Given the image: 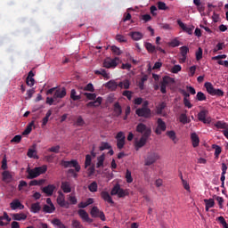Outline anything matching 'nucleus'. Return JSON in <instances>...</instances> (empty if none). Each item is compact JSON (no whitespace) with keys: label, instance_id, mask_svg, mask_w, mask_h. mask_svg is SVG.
Masks as SVG:
<instances>
[{"label":"nucleus","instance_id":"72a5a7b5","mask_svg":"<svg viewBox=\"0 0 228 228\" xmlns=\"http://www.w3.org/2000/svg\"><path fill=\"white\" fill-rule=\"evenodd\" d=\"M215 127L217 129H224V131L228 130V124L225 121H217L215 123Z\"/></svg>","mask_w":228,"mask_h":228},{"label":"nucleus","instance_id":"49530a36","mask_svg":"<svg viewBox=\"0 0 228 228\" xmlns=\"http://www.w3.org/2000/svg\"><path fill=\"white\" fill-rule=\"evenodd\" d=\"M85 124V119H83V117L81 116H78L77 118V121L75 123V125L77 126V127H83V125Z\"/></svg>","mask_w":228,"mask_h":228},{"label":"nucleus","instance_id":"79ce46f5","mask_svg":"<svg viewBox=\"0 0 228 228\" xmlns=\"http://www.w3.org/2000/svg\"><path fill=\"white\" fill-rule=\"evenodd\" d=\"M84 95L88 101H95V99H97V94L95 93H84Z\"/></svg>","mask_w":228,"mask_h":228},{"label":"nucleus","instance_id":"cd10ccee","mask_svg":"<svg viewBox=\"0 0 228 228\" xmlns=\"http://www.w3.org/2000/svg\"><path fill=\"white\" fill-rule=\"evenodd\" d=\"M94 74H96L97 76H102V77H104V79H110V73L106 72V69H101L99 70H94Z\"/></svg>","mask_w":228,"mask_h":228},{"label":"nucleus","instance_id":"2f4dec72","mask_svg":"<svg viewBox=\"0 0 228 228\" xmlns=\"http://www.w3.org/2000/svg\"><path fill=\"white\" fill-rule=\"evenodd\" d=\"M57 202L61 208L65 207V195L63 192L59 191V196L57 197Z\"/></svg>","mask_w":228,"mask_h":228},{"label":"nucleus","instance_id":"6ab92c4d","mask_svg":"<svg viewBox=\"0 0 228 228\" xmlns=\"http://www.w3.org/2000/svg\"><path fill=\"white\" fill-rule=\"evenodd\" d=\"M65 95H67V89H65V87L59 88L55 90L53 99H63Z\"/></svg>","mask_w":228,"mask_h":228},{"label":"nucleus","instance_id":"1a4fd4ad","mask_svg":"<svg viewBox=\"0 0 228 228\" xmlns=\"http://www.w3.org/2000/svg\"><path fill=\"white\" fill-rule=\"evenodd\" d=\"M170 83H174V78L167 76L163 77L162 81L160 82L161 94H167V86L170 85Z\"/></svg>","mask_w":228,"mask_h":228},{"label":"nucleus","instance_id":"9b49d317","mask_svg":"<svg viewBox=\"0 0 228 228\" xmlns=\"http://www.w3.org/2000/svg\"><path fill=\"white\" fill-rule=\"evenodd\" d=\"M177 24L184 31L185 33H188V35H191L193 33V29H195V27L193 26H187L183 22H182L181 20H177Z\"/></svg>","mask_w":228,"mask_h":228},{"label":"nucleus","instance_id":"4be33fe9","mask_svg":"<svg viewBox=\"0 0 228 228\" xmlns=\"http://www.w3.org/2000/svg\"><path fill=\"white\" fill-rule=\"evenodd\" d=\"M101 197L105 202H108L109 204H115V201H113V199L111 198V196L108 191H102Z\"/></svg>","mask_w":228,"mask_h":228},{"label":"nucleus","instance_id":"f257e3e1","mask_svg":"<svg viewBox=\"0 0 228 228\" xmlns=\"http://www.w3.org/2000/svg\"><path fill=\"white\" fill-rule=\"evenodd\" d=\"M135 131L138 133V134H142V136L144 137L151 138V135L152 134V128L144 123H138L135 126Z\"/></svg>","mask_w":228,"mask_h":228},{"label":"nucleus","instance_id":"4468645a","mask_svg":"<svg viewBox=\"0 0 228 228\" xmlns=\"http://www.w3.org/2000/svg\"><path fill=\"white\" fill-rule=\"evenodd\" d=\"M41 190L43 193H45L46 197H53V193H54L56 186L54 184H49L47 186L43 187Z\"/></svg>","mask_w":228,"mask_h":228},{"label":"nucleus","instance_id":"412c9836","mask_svg":"<svg viewBox=\"0 0 228 228\" xmlns=\"http://www.w3.org/2000/svg\"><path fill=\"white\" fill-rule=\"evenodd\" d=\"M102 104V97L99 96L94 102L86 103V108H99Z\"/></svg>","mask_w":228,"mask_h":228},{"label":"nucleus","instance_id":"c9c22d12","mask_svg":"<svg viewBox=\"0 0 228 228\" xmlns=\"http://www.w3.org/2000/svg\"><path fill=\"white\" fill-rule=\"evenodd\" d=\"M167 108V103L165 102H160L157 107H156V113L157 115H161L163 113V110Z\"/></svg>","mask_w":228,"mask_h":228},{"label":"nucleus","instance_id":"b1692460","mask_svg":"<svg viewBox=\"0 0 228 228\" xmlns=\"http://www.w3.org/2000/svg\"><path fill=\"white\" fill-rule=\"evenodd\" d=\"M51 224L53 225V227L55 228H67V225H65L63 224V222H61V220L58 219V218H54L51 221Z\"/></svg>","mask_w":228,"mask_h":228},{"label":"nucleus","instance_id":"7c9ffc66","mask_svg":"<svg viewBox=\"0 0 228 228\" xmlns=\"http://www.w3.org/2000/svg\"><path fill=\"white\" fill-rule=\"evenodd\" d=\"M114 114L115 117H120L122 115V106H120L119 102L114 103Z\"/></svg>","mask_w":228,"mask_h":228},{"label":"nucleus","instance_id":"6e6552de","mask_svg":"<svg viewBox=\"0 0 228 228\" xmlns=\"http://www.w3.org/2000/svg\"><path fill=\"white\" fill-rule=\"evenodd\" d=\"M135 114L142 118H151L152 117V111L149 108L141 107L135 110Z\"/></svg>","mask_w":228,"mask_h":228},{"label":"nucleus","instance_id":"052dcab7","mask_svg":"<svg viewBox=\"0 0 228 228\" xmlns=\"http://www.w3.org/2000/svg\"><path fill=\"white\" fill-rule=\"evenodd\" d=\"M20 140H22V136H21V135H15V136L11 140V142H12V143H20Z\"/></svg>","mask_w":228,"mask_h":228},{"label":"nucleus","instance_id":"e433bc0d","mask_svg":"<svg viewBox=\"0 0 228 228\" xmlns=\"http://www.w3.org/2000/svg\"><path fill=\"white\" fill-rule=\"evenodd\" d=\"M204 201L206 203V211H209L211 208L215 207V200L209 199V200H205Z\"/></svg>","mask_w":228,"mask_h":228},{"label":"nucleus","instance_id":"2eb2a0df","mask_svg":"<svg viewBox=\"0 0 228 228\" xmlns=\"http://www.w3.org/2000/svg\"><path fill=\"white\" fill-rule=\"evenodd\" d=\"M148 140H149V137L141 136L139 141L135 142V144H134L135 151H140V149H142V147H145Z\"/></svg>","mask_w":228,"mask_h":228},{"label":"nucleus","instance_id":"f8f14e48","mask_svg":"<svg viewBox=\"0 0 228 228\" xmlns=\"http://www.w3.org/2000/svg\"><path fill=\"white\" fill-rule=\"evenodd\" d=\"M117 61H118V57H116L112 60H110V59L105 60L103 61V67L105 69H115V67H117L118 65Z\"/></svg>","mask_w":228,"mask_h":228},{"label":"nucleus","instance_id":"ea45409f","mask_svg":"<svg viewBox=\"0 0 228 228\" xmlns=\"http://www.w3.org/2000/svg\"><path fill=\"white\" fill-rule=\"evenodd\" d=\"M70 99H72V101H80L81 95H77L76 89H72L70 92Z\"/></svg>","mask_w":228,"mask_h":228},{"label":"nucleus","instance_id":"0e129e2a","mask_svg":"<svg viewBox=\"0 0 228 228\" xmlns=\"http://www.w3.org/2000/svg\"><path fill=\"white\" fill-rule=\"evenodd\" d=\"M116 140H126V135L124 134V132H118L116 135Z\"/></svg>","mask_w":228,"mask_h":228},{"label":"nucleus","instance_id":"ddd939ff","mask_svg":"<svg viewBox=\"0 0 228 228\" xmlns=\"http://www.w3.org/2000/svg\"><path fill=\"white\" fill-rule=\"evenodd\" d=\"M78 216L84 221L87 222V224H92L94 222V219L90 218V216L85 209H79L78 210Z\"/></svg>","mask_w":228,"mask_h":228},{"label":"nucleus","instance_id":"f704fd0d","mask_svg":"<svg viewBox=\"0 0 228 228\" xmlns=\"http://www.w3.org/2000/svg\"><path fill=\"white\" fill-rule=\"evenodd\" d=\"M54 211H56V208L54 207V205H44L43 207V213H54Z\"/></svg>","mask_w":228,"mask_h":228},{"label":"nucleus","instance_id":"5fc2aeb1","mask_svg":"<svg viewBox=\"0 0 228 228\" xmlns=\"http://www.w3.org/2000/svg\"><path fill=\"white\" fill-rule=\"evenodd\" d=\"M124 145H126V140H118L117 141V147L119 149V151H122L124 149Z\"/></svg>","mask_w":228,"mask_h":228},{"label":"nucleus","instance_id":"a211bd4d","mask_svg":"<svg viewBox=\"0 0 228 228\" xmlns=\"http://www.w3.org/2000/svg\"><path fill=\"white\" fill-rule=\"evenodd\" d=\"M103 86H105V88H108V90H110V92H115L117 88H118V84H117V81H115L114 79H111L109 82L105 83Z\"/></svg>","mask_w":228,"mask_h":228},{"label":"nucleus","instance_id":"7ed1b4c3","mask_svg":"<svg viewBox=\"0 0 228 228\" xmlns=\"http://www.w3.org/2000/svg\"><path fill=\"white\" fill-rule=\"evenodd\" d=\"M209 95H216V97H224V91L222 89H215L211 82H206L204 85Z\"/></svg>","mask_w":228,"mask_h":228},{"label":"nucleus","instance_id":"13d9d810","mask_svg":"<svg viewBox=\"0 0 228 228\" xmlns=\"http://www.w3.org/2000/svg\"><path fill=\"white\" fill-rule=\"evenodd\" d=\"M2 168L3 170H6L8 168V160L6 159V155H4V158L2 160Z\"/></svg>","mask_w":228,"mask_h":228},{"label":"nucleus","instance_id":"e2e57ef3","mask_svg":"<svg viewBox=\"0 0 228 228\" xmlns=\"http://www.w3.org/2000/svg\"><path fill=\"white\" fill-rule=\"evenodd\" d=\"M216 200H217L220 209L224 208V198L217 196L216 198Z\"/></svg>","mask_w":228,"mask_h":228},{"label":"nucleus","instance_id":"37998d69","mask_svg":"<svg viewBox=\"0 0 228 228\" xmlns=\"http://www.w3.org/2000/svg\"><path fill=\"white\" fill-rule=\"evenodd\" d=\"M144 46L146 47V50L148 51V53H155L156 51V46L151 43H145Z\"/></svg>","mask_w":228,"mask_h":228},{"label":"nucleus","instance_id":"393cba45","mask_svg":"<svg viewBox=\"0 0 228 228\" xmlns=\"http://www.w3.org/2000/svg\"><path fill=\"white\" fill-rule=\"evenodd\" d=\"M191 140L192 142V147H199V143L200 142V139L199 138V135H197L196 133H192L191 134Z\"/></svg>","mask_w":228,"mask_h":228},{"label":"nucleus","instance_id":"09e8293b","mask_svg":"<svg viewBox=\"0 0 228 228\" xmlns=\"http://www.w3.org/2000/svg\"><path fill=\"white\" fill-rule=\"evenodd\" d=\"M110 149H111V145H110L108 142H102L100 146V151H109Z\"/></svg>","mask_w":228,"mask_h":228},{"label":"nucleus","instance_id":"bf43d9fd","mask_svg":"<svg viewBox=\"0 0 228 228\" xmlns=\"http://www.w3.org/2000/svg\"><path fill=\"white\" fill-rule=\"evenodd\" d=\"M182 184H183L184 190H186V191H188L189 193L191 191L190 189V183H188V181L183 180Z\"/></svg>","mask_w":228,"mask_h":228},{"label":"nucleus","instance_id":"774afa93","mask_svg":"<svg viewBox=\"0 0 228 228\" xmlns=\"http://www.w3.org/2000/svg\"><path fill=\"white\" fill-rule=\"evenodd\" d=\"M167 135L173 140V142L175 140V132L174 131H167Z\"/></svg>","mask_w":228,"mask_h":228},{"label":"nucleus","instance_id":"bb28decb","mask_svg":"<svg viewBox=\"0 0 228 228\" xmlns=\"http://www.w3.org/2000/svg\"><path fill=\"white\" fill-rule=\"evenodd\" d=\"M104 159H106V156L104 154L97 157L96 168H102L104 167Z\"/></svg>","mask_w":228,"mask_h":228},{"label":"nucleus","instance_id":"473e14b6","mask_svg":"<svg viewBox=\"0 0 228 228\" xmlns=\"http://www.w3.org/2000/svg\"><path fill=\"white\" fill-rule=\"evenodd\" d=\"M212 149L215 150V153H214L215 159H218V158H220V154H222V147L216 144H213Z\"/></svg>","mask_w":228,"mask_h":228},{"label":"nucleus","instance_id":"69168bd1","mask_svg":"<svg viewBox=\"0 0 228 228\" xmlns=\"http://www.w3.org/2000/svg\"><path fill=\"white\" fill-rule=\"evenodd\" d=\"M116 40H117L118 42H120V43H122V42H127V39H126V37H124L123 35H117V36H116Z\"/></svg>","mask_w":228,"mask_h":228},{"label":"nucleus","instance_id":"6e6d98bb","mask_svg":"<svg viewBox=\"0 0 228 228\" xmlns=\"http://www.w3.org/2000/svg\"><path fill=\"white\" fill-rule=\"evenodd\" d=\"M181 65H175L171 69L172 74H177L178 72H181Z\"/></svg>","mask_w":228,"mask_h":228},{"label":"nucleus","instance_id":"4c0bfd02","mask_svg":"<svg viewBox=\"0 0 228 228\" xmlns=\"http://www.w3.org/2000/svg\"><path fill=\"white\" fill-rule=\"evenodd\" d=\"M12 218L13 220H17L19 222H20V220H26V218H28V216H26L25 214H13L12 215Z\"/></svg>","mask_w":228,"mask_h":228},{"label":"nucleus","instance_id":"a19ab883","mask_svg":"<svg viewBox=\"0 0 228 228\" xmlns=\"http://www.w3.org/2000/svg\"><path fill=\"white\" fill-rule=\"evenodd\" d=\"M33 126H35V121H31L26 129L23 131L22 134H29L33 129Z\"/></svg>","mask_w":228,"mask_h":228},{"label":"nucleus","instance_id":"8fccbe9b","mask_svg":"<svg viewBox=\"0 0 228 228\" xmlns=\"http://www.w3.org/2000/svg\"><path fill=\"white\" fill-rule=\"evenodd\" d=\"M122 95H124V97H126V99H128V101H131L133 99V92L131 91H124Z\"/></svg>","mask_w":228,"mask_h":228},{"label":"nucleus","instance_id":"c85d7f7f","mask_svg":"<svg viewBox=\"0 0 228 228\" xmlns=\"http://www.w3.org/2000/svg\"><path fill=\"white\" fill-rule=\"evenodd\" d=\"M129 37H131L132 40L138 41L143 38V34L141 32H130Z\"/></svg>","mask_w":228,"mask_h":228},{"label":"nucleus","instance_id":"dca6fc26","mask_svg":"<svg viewBox=\"0 0 228 228\" xmlns=\"http://www.w3.org/2000/svg\"><path fill=\"white\" fill-rule=\"evenodd\" d=\"M10 208L11 209H12V211H15L17 209L22 210L24 209V205L20 203V200L15 199L10 203Z\"/></svg>","mask_w":228,"mask_h":228},{"label":"nucleus","instance_id":"a878e982","mask_svg":"<svg viewBox=\"0 0 228 228\" xmlns=\"http://www.w3.org/2000/svg\"><path fill=\"white\" fill-rule=\"evenodd\" d=\"M42 207L40 206V202L32 203L30 207L31 213H40Z\"/></svg>","mask_w":228,"mask_h":228},{"label":"nucleus","instance_id":"9d476101","mask_svg":"<svg viewBox=\"0 0 228 228\" xmlns=\"http://www.w3.org/2000/svg\"><path fill=\"white\" fill-rule=\"evenodd\" d=\"M157 124L158 126L155 129L156 134H161V133L167 131V124L165 121H163V119H161V118H158Z\"/></svg>","mask_w":228,"mask_h":228},{"label":"nucleus","instance_id":"aec40b11","mask_svg":"<svg viewBox=\"0 0 228 228\" xmlns=\"http://www.w3.org/2000/svg\"><path fill=\"white\" fill-rule=\"evenodd\" d=\"M12 222V217L8 216V213L4 212V215L0 216V225L1 227H4V225H8Z\"/></svg>","mask_w":228,"mask_h":228},{"label":"nucleus","instance_id":"5701e85b","mask_svg":"<svg viewBox=\"0 0 228 228\" xmlns=\"http://www.w3.org/2000/svg\"><path fill=\"white\" fill-rule=\"evenodd\" d=\"M61 189L62 190L63 193H70V191H72L70 183L69 182H61Z\"/></svg>","mask_w":228,"mask_h":228},{"label":"nucleus","instance_id":"58836bf2","mask_svg":"<svg viewBox=\"0 0 228 228\" xmlns=\"http://www.w3.org/2000/svg\"><path fill=\"white\" fill-rule=\"evenodd\" d=\"M99 188V186L97 185V182H92L89 185H88V190L89 191H91L92 193H95V191H97V189Z\"/></svg>","mask_w":228,"mask_h":228},{"label":"nucleus","instance_id":"3c124183","mask_svg":"<svg viewBox=\"0 0 228 228\" xmlns=\"http://www.w3.org/2000/svg\"><path fill=\"white\" fill-rule=\"evenodd\" d=\"M111 51L113 53L116 54V56H120V54H122V51H120V48L117 47L116 45L111 46Z\"/></svg>","mask_w":228,"mask_h":228},{"label":"nucleus","instance_id":"0eeeda50","mask_svg":"<svg viewBox=\"0 0 228 228\" xmlns=\"http://www.w3.org/2000/svg\"><path fill=\"white\" fill-rule=\"evenodd\" d=\"M61 165L62 167H64V168H75V172H79L81 170V166H79V163L77 162V160H70V161H67V160H62Z\"/></svg>","mask_w":228,"mask_h":228},{"label":"nucleus","instance_id":"864d4df0","mask_svg":"<svg viewBox=\"0 0 228 228\" xmlns=\"http://www.w3.org/2000/svg\"><path fill=\"white\" fill-rule=\"evenodd\" d=\"M157 5L159 10H168V6H167V4H165V2H158Z\"/></svg>","mask_w":228,"mask_h":228},{"label":"nucleus","instance_id":"39448f33","mask_svg":"<svg viewBox=\"0 0 228 228\" xmlns=\"http://www.w3.org/2000/svg\"><path fill=\"white\" fill-rule=\"evenodd\" d=\"M90 215L93 218H100L102 222H106V216L104 215V212L101 209H99L98 207H93Z\"/></svg>","mask_w":228,"mask_h":228},{"label":"nucleus","instance_id":"680f3d73","mask_svg":"<svg viewBox=\"0 0 228 228\" xmlns=\"http://www.w3.org/2000/svg\"><path fill=\"white\" fill-rule=\"evenodd\" d=\"M180 51H181L182 56H186V54H188L190 49L188 48V46H182L180 48Z\"/></svg>","mask_w":228,"mask_h":228},{"label":"nucleus","instance_id":"423d86ee","mask_svg":"<svg viewBox=\"0 0 228 228\" xmlns=\"http://www.w3.org/2000/svg\"><path fill=\"white\" fill-rule=\"evenodd\" d=\"M159 159V155L156 152H149L147 157L144 159L145 167H151V165H154L156 161Z\"/></svg>","mask_w":228,"mask_h":228},{"label":"nucleus","instance_id":"c03bdc74","mask_svg":"<svg viewBox=\"0 0 228 228\" xmlns=\"http://www.w3.org/2000/svg\"><path fill=\"white\" fill-rule=\"evenodd\" d=\"M3 181L10 182L12 181V174L9 171H4L3 174Z\"/></svg>","mask_w":228,"mask_h":228},{"label":"nucleus","instance_id":"de8ad7c7","mask_svg":"<svg viewBox=\"0 0 228 228\" xmlns=\"http://www.w3.org/2000/svg\"><path fill=\"white\" fill-rule=\"evenodd\" d=\"M92 165V156L86 155V161H85V168H88Z\"/></svg>","mask_w":228,"mask_h":228},{"label":"nucleus","instance_id":"338daca9","mask_svg":"<svg viewBox=\"0 0 228 228\" xmlns=\"http://www.w3.org/2000/svg\"><path fill=\"white\" fill-rule=\"evenodd\" d=\"M216 220L221 225H223V227L227 224V222L225 221V218H224V216H219L216 218Z\"/></svg>","mask_w":228,"mask_h":228},{"label":"nucleus","instance_id":"c756f323","mask_svg":"<svg viewBox=\"0 0 228 228\" xmlns=\"http://www.w3.org/2000/svg\"><path fill=\"white\" fill-rule=\"evenodd\" d=\"M34 149H28L27 156L28 158H34V159H38V155H37V150H35L37 148V145H33Z\"/></svg>","mask_w":228,"mask_h":228},{"label":"nucleus","instance_id":"a18cd8bd","mask_svg":"<svg viewBox=\"0 0 228 228\" xmlns=\"http://www.w3.org/2000/svg\"><path fill=\"white\" fill-rule=\"evenodd\" d=\"M60 149H61V147L60 145L52 146L51 148L48 149V152H53L54 154H60Z\"/></svg>","mask_w":228,"mask_h":228},{"label":"nucleus","instance_id":"f03ea898","mask_svg":"<svg viewBox=\"0 0 228 228\" xmlns=\"http://www.w3.org/2000/svg\"><path fill=\"white\" fill-rule=\"evenodd\" d=\"M45 172H47V166L35 167L34 169L28 170V179H36V177L45 174Z\"/></svg>","mask_w":228,"mask_h":228},{"label":"nucleus","instance_id":"20e7f679","mask_svg":"<svg viewBox=\"0 0 228 228\" xmlns=\"http://www.w3.org/2000/svg\"><path fill=\"white\" fill-rule=\"evenodd\" d=\"M110 195H118L119 199H124V197H127V195H129V192L127 191V190L121 189L120 184L117 183L112 188Z\"/></svg>","mask_w":228,"mask_h":228},{"label":"nucleus","instance_id":"f3484780","mask_svg":"<svg viewBox=\"0 0 228 228\" xmlns=\"http://www.w3.org/2000/svg\"><path fill=\"white\" fill-rule=\"evenodd\" d=\"M200 122L203 124H211V117L208 116V112L206 110L200 111Z\"/></svg>","mask_w":228,"mask_h":228},{"label":"nucleus","instance_id":"4d7b16f0","mask_svg":"<svg viewBox=\"0 0 228 228\" xmlns=\"http://www.w3.org/2000/svg\"><path fill=\"white\" fill-rule=\"evenodd\" d=\"M84 90H85L86 92H95V89L94 88V85H93L92 83L87 84V85L85 86Z\"/></svg>","mask_w":228,"mask_h":228},{"label":"nucleus","instance_id":"603ef678","mask_svg":"<svg viewBox=\"0 0 228 228\" xmlns=\"http://www.w3.org/2000/svg\"><path fill=\"white\" fill-rule=\"evenodd\" d=\"M126 183H133V176L131 175V171H129V169H127L126 172Z\"/></svg>","mask_w":228,"mask_h":228}]
</instances>
